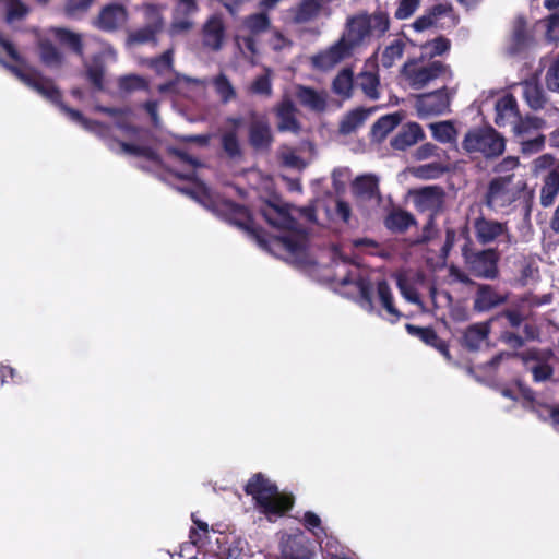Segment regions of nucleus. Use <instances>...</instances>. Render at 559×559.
Wrapping results in <instances>:
<instances>
[{
  "label": "nucleus",
  "instance_id": "51",
  "mask_svg": "<svg viewBox=\"0 0 559 559\" xmlns=\"http://www.w3.org/2000/svg\"><path fill=\"white\" fill-rule=\"evenodd\" d=\"M28 12V7L21 0H7L5 2V19L8 22L23 20Z\"/></svg>",
  "mask_w": 559,
  "mask_h": 559
},
{
  "label": "nucleus",
  "instance_id": "28",
  "mask_svg": "<svg viewBox=\"0 0 559 559\" xmlns=\"http://www.w3.org/2000/svg\"><path fill=\"white\" fill-rule=\"evenodd\" d=\"M559 192V167L551 169L544 178L540 189V205L549 207Z\"/></svg>",
  "mask_w": 559,
  "mask_h": 559
},
{
  "label": "nucleus",
  "instance_id": "50",
  "mask_svg": "<svg viewBox=\"0 0 559 559\" xmlns=\"http://www.w3.org/2000/svg\"><path fill=\"white\" fill-rule=\"evenodd\" d=\"M245 25L252 34H260L270 28L271 21L266 12H259L249 15Z\"/></svg>",
  "mask_w": 559,
  "mask_h": 559
},
{
  "label": "nucleus",
  "instance_id": "40",
  "mask_svg": "<svg viewBox=\"0 0 559 559\" xmlns=\"http://www.w3.org/2000/svg\"><path fill=\"white\" fill-rule=\"evenodd\" d=\"M401 122L397 114H390L380 117L372 126V134L378 140H384Z\"/></svg>",
  "mask_w": 559,
  "mask_h": 559
},
{
  "label": "nucleus",
  "instance_id": "32",
  "mask_svg": "<svg viewBox=\"0 0 559 559\" xmlns=\"http://www.w3.org/2000/svg\"><path fill=\"white\" fill-rule=\"evenodd\" d=\"M371 110L358 107L348 111L340 123L342 134H350L364 124Z\"/></svg>",
  "mask_w": 559,
  "mask_h": 559
},
{
  "label": "nucleus",
  "instance_id": "4",
  "mask_svg": "<svg viewBox=\"0 0 559 559\" xmlns=\"http://www.w3.org/2000/svg\"><path fill=\"white\" fill-rule=\"evenodd\" d=\"M460 237L465 242L462 247V258L466 270L476 278L495 281L500 276V253L495 248L476 250L467 226L460 229Z\"/></svg>",
  "mask_w": 559,
  "mask_h": 559
},
{
  "label": "nucleus",
  "instance_id": "14",
  "mask_svg": "<svg viewBox=\"0 0 559 559\" xmlns=\"http://www.w3.org/2000/svg\"><path fill=\"white\" fill-rule=\"evenodd\" d=\"M449 105L450 99L445 86L420 94L416 98V109L420 117L441 115L448 109Z\"/></svg>",
  "mask_w": 559,
  "mask_h": 559
},
{
  "label": "nucleus",
  "instance_id": "10",
  "mask_svg": "<svg viewBox=\"0 0 559 559\" xmlns=\"http://www.w3.org/2000/svg\"><path fill=\"white\" fill-rule=\"evenodd\" d=\"M282 559H313L316 544L305 532L297 530L292 534H284L280 542Z\"/></svg>",
  "mask_w": 559,
  "mask_h": 559
},
{
  "label": "nucleus",
  "instance_id": "25",
  "mask_svg": "<svg viewBox=\"0 0 559 559\" xmlns=\"http://www.w3.org/2000/svg\"><path fill=\"white\" fill-rule=\"evenodd\" d=\"M260 214L267 224L280 229L290 228L294 222V218L286 209L271 202H267L266 205L260 210Z\"/></svg>",
  "mask_w": 559,
  "mask_h": 559
},
{
  "label": "nucleus",
  "instance_id": "27",
  "mask_svg": "<svg viewBox=\"0 0 559 559\" xmlns=\"http://www.w3.org/2000/svg\"><path fill=\"white\" fill-rule=\"evenodd\" d=\"M162 28L163 20L160 16H157L154 22L129 33L128 41L133 45H144L148 43L157 45V34L160 33Z\"/></svg>",
  "mask_w": 559,
  "mask_h": 559
},
{
  "label": "nucleus",
  "instance_id": "9",
  "mask_svg": "<svg viewBox=\"0 0 559 559\" xmlns=\"http://www.w3.org/2000/svg\"><path fill=\"white\" fill-rule=\"evenodd\" d=\"M248 143L255 152H269L274 142L270 121L265 115L255 110L248 112Z\"/></svg>",
  "mask_w": 559,
  "mask_h": 559
},
{
  "label": "nucleus",
  "instance_id": "3",
  "mask_svg": "<svg viewBox=\"0 0 559 559\" xmlns=\"http://www.w3.org/2000/svg\"><path fill=\"white\" fill-rule=\"evenodd\" d=\"M245 492L251 496L264 514L282 516L293 508L294 498L278 492L277 486L262 473L251 476L245 486Z\"/></svg>",
  "mask_w": 559,
  "mask_h": 559
},
{
  "label": "nucleus",
  "instance_id": "45",
  "mask_svg": "<svg viewBox=\"0 0 559 559\" xmlns=\"http://www.w3.org/2000/svg\"><path fill=\"white\" fill-rule=\"evenodd\" d=\"M221 145L224 153L230 159H238L242 156L240 142L235 130L224 132L221 136Z\"/></svg>",
  "mask_w": 559,
  "mask_h": 559
},
{
  "label": "nucleus",
  "instance_id": "15",
  "mask_svg": "<svg viewBox=\"0 0 559 559\" xmlns=\"http://www.w3.org/2000/svg\"><path fill=\"white\" fill-rule=\"evenodd\" d=\"M474 229L476 238L481 245L491 243L501 237L506 238L507 243L511 242V234L507 223L479 216L474 221Z\"/></svg>",
  "mask_w": 559,
  "mask_h": 559
},
{
  "label": "nucleus",
  "instance_id": "1",
  "mask_svg": "<svg viewBox=\"0 0 559 559\" xmlns=\"http://www.w3.org/2000/svg\"><path fill=\"white\" fill-rule=\"evenodd\" d=\"M390 16L382 10L373 13L361 11L348 16L340 39L328 49L312 56V66L323 71L334 68L343 60L350 58L356 48L382 38L390 29Z\"/></svg>",
  "mask_w": 559,
  "mask_h": 559
},
{
  "label": "nucleus",
  "instance_id": "53",
  "mask_svg": "<svg viewBox=\"0 0 559 559\" xmlns=\"http://www.w3.org/2000/svg\"><path fill=\"white\" fill-rule=\"evenodd\" d=\"M545 83L550 92L559 93V53L552 59L546 71Z\"/></svg>",
  "mask_w": 559,
  "mask_h": 559
},
{
  "label": "nucleus",
  "instance_id": "64",
  "mask_svg": "<svg viewBox=\"0 0 559 559\" xmlns=\"http://www.w3.org/2000/svg\"><path fill=\"white\" fill-rule=\"evenodd\" d=\"M500 318L507 319L509 325L514 329L519 328L525 319L519 309H504L496 317V319ZM492 319L495 320V318Z\"/></svg>",
  "mask_w": 559,
  "mask_h": 559
},
{
  "label": "nucleus",
  "instance_id": "41",
  "mask_svg": "<svg viewBox=\"0 0 559 559\" xmlns=\"http://www.w3.org/2000/svg\"><path fill=\"white\" fill-rule=\"evenodd\" d=\"M353 90V71L350 69H343L334 78L332 82V91L334 94L349 98Z\"/></svg>",
  "mask_w": 559,
  "mask_h": 559
},
{
  "label": "nucleus",
  "instance_id": "26",
  "mask_svg": "<svg viewBox=\"0 0 559 559\" xmlns=\"http://www.w3.org/2000/svg\"><path fill=\"white\" fill-rule=\"evenodd\" d=\"M416 223L414 215L403 209H393L384 218V226L394 234H404Z\"/></svg>",
  "mask_w": 559,
  "mask_h": 559
},
{
  "label": "nucleus",
  "instance_id": "38",
  "mask_svg": "<svg viewBox=\"0 0 559 559\" xmlns=\"http://www.w3.org/2000/svg\"><path fill=\"white\" fill-rule=\"evenodd\" d=\"M377 294L382 307L386 310L389 314L394 317V320H392V322H396L401 318L402 313L394 306L392 290L389 283L385 280L378 281Z\"/></svg>",
  "mask_w": 559,
  "mask_h": 559
},
{
  "label": "nucleus",
  "instance_id": "60",
  "mask_svg": "<svg viewBox=\"0 0 559 559\" xmlns=\"http://www.w3.org/2000/svg\"><path fill=\"white\" fill-rule=\"evenodd\" d=\"M378 86H379V79L371 74V73H367L364 79H362V82H361V88L365 93L366 96H368L370 99H378L379 98V91H378Z\"/></svg>",
  "mask_w": 559,
  "mask_h": 559
},
{
  "label": "nucleus",
  "instance_id": "29",
  "mask_svg": "<svg viewBox=\"0 0 559 559\" xmlns=\"http://www.w3.org/2000/svg\"><path fill=\"white\" fill-rule=\"evenodd\" d=\"M519 116L518 103L512 94L504 95L496 103L495 122L497 126L502 127L508 119H516Z\"/></svg>",
  "mask_w": 559,
  "mask_h": 559
},
{
  "label": "nucleus",
  "instance_id": "44",
  "mask_svg": "<svg viewBox=\"0 0 559 559\" xmlns=\"http://www.w3.org/2000/svg\"><path fill=\"white\" fill-rule=\"evenodd\" d=\"M241 551L235 539L229 540L228 536H223L217 538V549L214 550V555L217 559H238Z\"/></svg>",
  "mask_w": 559,
  "mask_h": 559
},
{
  "label": "nucleus",
  "instance_id": "36",
  "mask_svg": "<svg viewBox=\"0 0 559 559\" xmlns=\"http://www.w3.org/2000/svg\"><path fill=\"white\" fill-rule=\"evenodd\" d=\"M86 79L97 91L104 90L105 62L102 56H94L86 66Z\"/></svg>",
  "mask_w": 559,
  "mask_h": 559
},
{
  "label": "nucleus",
  "instance_id": "48",
  "mask_svg": "<svg viewBox=\"0 0 559 559\" xmlns=\"http://www.w3.org/2000/svg\"><path fill=\"white\" fill-rule=\"evenodd\" d=\"M516 122L513 127L514 133L519 136L528 134L531 131L539 130L544 127L545 121L539 117H530L522 119L521 116L515 119Z\"/></svg>",
  "mask_w": 559,
  "mask_h": 559
},
{
  "label": "nucleus",
  "instance_id": "58",
  "mask_svg": "<svg viewBox=\"0 0 559 559\" xmlns=\"http://www.w3.org/2000/svg\"><path fill=\"white\" fill-rule=\"evenodd\" d=\"M531 372L535 382H544L552 378L554 367L549 365L547 360H544L543 362L533 366Z\"/></svg>",
  "mask_w": 559,
  "mask_h": 559
},
{
  "label": "nucleus",
  "instance_id": "16",
  "mask_svg": "<svg viewBox=\"0 0 559 559\" xmlns=\"http://www.w3.org/2000/svg\"><path fill=\"white\" fill-rule=\"evenodd\" d=\"M509 294H500L490 284H478L473 300V310L477 313L488 312L501 305L507 304Z\"/></svg>",
  "mask_w": 559,
  "mask_h": 559
},
{
  "label": "nucleus",
  "instance_id": "39",
  "mask_svg": "<svg viewBox=\"0 0 559 559\" xmlns=\"http://www.w3.org/2000/svg\"><path fill=\"white\" fill-rule=\"evenodd\" d=\"M321 10V4L318 0H302L294 12V22L301 24L316 19Z\"/></svg>",
  "mask_w": 559,
  "mask_h": 559
},
{
  "label": "nucleus",
  "instance_id": "18",
  "mask_svg": "<svg viewBox=\"0 0 559 559\" xmlns=\"http://www.w3.org/2000/svg\"><path fill=\"white\" fill-rule=\"evenodd\" d=\"M274 114L278 120L277 130L280 132H294L298 133L301 129L298 121L297 108L289 97H284L274 108Z\"/></svg>",
  "mask_w": 559,
  "mask_h": 559
},
{
  "label": "nucleus",
  "instance_id": "24",
  "mask_svg": "<svg viewBox=\"0 0 559 559\" xmlns=\"http://www.w3.org/2000/svg\"><path fill=\"white\" fill-rule=\"evenodd\" d=\"M352 192L354 197L368 201L380 198L378 178L371 174L357 176L352 182Z\"/></svg>",
  "mask_w": 559,
  "mask_h": 559
},
{
  "label": "nucleus",
  "instance_id": "33",
  "mask_svg": "<svg viewBox=\"0 0 559 559\" xmlns=\"http://www.w3.org/2000/svg\"><path fill=\"white\" fill-rule=\"evenodd\" d=\"M64 115L69 117L72 121L80 124L82 128H84L87 131L91 132H98L102 129L105 128V124L97 120H92L86 118L80 110L69 107L63 103V100L60 102V104L57 106Z\"/></svg>",
  "mask_w": 559,
  "mask_h": 559
},
{
  "label": "nucleus",
  "instance_id": "19",
  "mask_svg": "<svg viewBox=\"0 0 559 559\" xmlns=\"http://www.w3.org/2000/svg\"><path fill=\"white\" fill-rule=\"evenodd\" d=\"M405 329L412 336H415L426 345L436 348L448 361L452 359L448 342L440 338L437 332L433 330V328H423L407 323L405 325Z\"/></svg>",
  "mask_w": 559,
  "mask_h": 559
},
{
  "label": "nucleus",
  "instance_id": "12",
  "mask_svg": "<svg viewBox=\"0 0 559 559\" xmlns=\"http://www.w3.org/2000/svg\"><path fill=\"white\" fill-rule=\"evenodd\" d=\"M415 206L419 212H429V224L424 228V233L432 223L433 217L438 215L444 205V191L439 186L425 187L415 193Z\"/></svg>",
  "mask_w": 559,
  "mask_h": 559
},
{
  "label": "nucleus",
  "instance_id": "23",
  "mask_svg": "<svg viewBox=\"0 0 559 559\" xmlns=\"http://www.w3.org/2000/svg\"><path fill=\"white\" fill-rule=\"evenodd\" d=\"M203 45L212 50H219L225 36V26L223 20L217 16H211L202 28Z\"/></svg>",
  "mask_w": 559,
  "mask_h": 559
},
{
  "label": "nucleus",
  "instance_id": "47",
  "mask_svg": "<svg viewBox=\"0 0 559 559\" xmlns=\"http://www.w3.org/2000/svg\"><path fill=\"white\" fill-rule=\"evenodd\" d=\"M355 284L359 293L360 306L367 311H372L374 309L372 284L370 281L361 277L358 278Z\"/></svg>",
  "mask_w": 559,
  "mask_h": 559
},
{
  "label": "nucleus",
  "instance_id": "2",
  "mask_svg": "<svg viewBox=\"0 0 559 559\" xmlns=\"http://www.w3.org/2000/svg\"><path fill=\"white\" fill-rule=\"evenodd\" d=\"M523 197L525 215L532 212L534 191L527 189L525 180L515 181V175L509 173L492 177L486 187L481 202L495 213H510L514 203Z\"/></svg>",
  "mask_w": 559,
  "mask_h": 559
},
{
  "label": "nucleus",
  "instance_id": "22",
  "mask_svg": "<svg viewBox=\"0 0 559 559\" xmlns=\"http://www.w3.org/2000/svg\"><path fill=\"white\" fill-rule=\"evenodd\" d=\"M425 138L423 128L417 122L405 123L391 140L390 144L394 150L405 151Z\"/></svg>",
  "mask_w": 559,
  "mask_h": 559
},
{
  "label": "nucleus",
  "instance_id": "46",
  "mask_svg": "<svg viewBox=\"0 0 559 559\" xmlns=\"http://www.w3.org/2000/svg\"><path fill=\"white\" fill-rule=\"evenodd\" d=\"M432 136L440 143H451L455 141L456 129L451 121L435 122L429 126Z\"/></svg>",
  "mask_w": 559,
  "mask_h": 559
},
{
  "label": "nucleus",
  "instance_id": "17",
  "mask_svg": "<svg viewBox=\"0 0 559 559\" xmlns=\"http://www.w3.org/2000/svg\"><path fill=\"white\" fill-rule=\"evenodd\" d=\"M127 20V9L122 4L111 3L100 10L94 25L104 32L111 33L122 26Z\"/></svg>",
  "mask_w": 559,
  "mask_h": 559
},
{
  "label": "nucleus",
  "instance_id": "62",
  "mask_svg": "<svg viewBox=\"0 0 559 559\" xmlns=\"http://www.w3.org/2000/svg\"><path fill=\"white\" fill-rule=\"evenodd\" d=\"M277 241L289 253L298 255L305 251V247L300 240L290 236L278 237Z\"/></svg>",
  "mask_w": 559,
  "mask_h": 559
},
{
  "label": "nucleus",
  "instance_id": "20",
  "mask_svg": "<svg viewBox=\"0 0 559 559\" xmlns=\"http://www.w3.org/2000/svg\"><path fill=\"white\" fill-rule=\"evenodd\" d=\"M492 320L468 325L460 338L461 346L469 352L478 350L490 334Z\"/></svg>",
  "mask_w": 559,
  "mask_h": 559
},
{
  "label": "nucleus",
  "instance_id": "11",
  "mask_svg": "<svg viewBox=\"0 0 559 559\" xmlns=\"http://www.w3.org/2000/svg\"><path fill=\"white\" fill-rule=\"evenodd\" d=\"M10 72L14 74L21 82L36 91L47 100L51 102L56 106L62 100V94L60 90L55 85L51 79L41 76L37 72L27 73L22 67L23 66H9Z\"/></svg>",
  "mask_w": 559,
  "mask_h": 559
},
{
  "label": "nucleus",
  "instance_id": "37",
  "mask_svg": "<svg viewBox=\"0 0 559 559\" xmlns=\"http://www.w3.org/2000/svg\"><path fill=\"white\" fill-rule=\"evenodd\" d=\"M174 48H168L162 55L147 59L146 66L159 76L174 72Z\"/></svg>",
  "mask_w": 559,
  "mask_h": 559
},
{
  "label": "nucleus",
  "instance_id": "55",
  "mask_svg": "<svg viewBox=\"0 0 559 559\" xmlns=\"http://www.w3.org/2000/svg\"><path fill=\"white\" fill-rule=\"evenodd\" d=\"M119 87L126 92L144 90L147 87L145 79L136 74H129L120 78Z\"/></svg>",
  "mask_w": 559,
  "mask_h": 559
},
{
  "label": "nucleus",
  "instance_id": "13",
  "mask_svg": "<svg viewBox=\"0 0 559 559\" xmlns=\"http://www.w3.org/2000/svg\"><path fill=\"white\" fill-rule=\"evenodd\" d=\"M535 45V37L533 32L528 28L526 19L519 15L512 23L511 34L507 51L510 56H518Z\"/></svg>",
  "mask_w": 559,
  "mask_h": 559
},
{
  "label": "nucleus",
  "instance_id": "63",
  "mask_svg": "<svg viewBox=\"0 0 559 559\" xmlns=\"http://www.w3.org/2000/svg\"><path fill=\"white\" fill-rule=\"evenodd\" d=\"M443 173V167L438 163L421 165L417 168V176L423 179H435Z\"/></svg>",
  "mask_w": 559,
  "mask_h": 559
},
{
  "label": "nucleus",
  "instance_id": "5",
  "mask_svg": "<svg viewBox=\"0 0 559 559\" xmlns=\"http://www.w3.org/2000/svg\"><path fill=\"white\" fill-rule=\"evenodd\" d=\"M401 75L413 90H421L437 79H453V71L449 63L441 60L408 59L401 69Z\"/></svg>",
  "mask_w": 559,
  "mask_h": 559
},
{
  "label": "nucleus",
  "instance_id": "21",
  "mask_svg": "<svg viewBox=\"0 0 559 559\" xmlns=\"http://www.w3.org/2000/svg\"><path fill=\"white\" fill-rule=\"evenodd\" d=\"M299 104L316 112H322L326 109L328 94L324 91H317L306 85H297L295 92Z\"/></svg>",
  "mask_w": 559,
  "mask_h": 559
},
{
  "label": "nucleus",
  "instance_id": "61",
  "mask_svg": "<svg viewBox=\"0 0 559 559\" xmlns=\"http://www.w3.org/2000/svg\"><path fill=\"white\" fill-rule=\"evenodd\" d=\"M552 356L554 352L551 349L542 352L538 348H531L521 354V358L525 364L528 361H536L537 364H540L544 360H548Z\"/></svg>",
  "mask_w": 559,
  "mask_h": 559
},
{
  "label": "nucleus",
  "instance_id": "59",
  "mask_svg": "<svg viewBox=\"0 0 559 559\" xmlns=\"http://www.w3.org/2000/svg\"><path fill=\"white\" fill-rule=\"evenodd\" d=\"M419 0H399L394 16L397 20L408 19L419 7Z\"/></svg>",
  "mask_w": 559,
  "mask_h": 559
},
{
  "label": "nucleus",
  "instance_id": "42",
  "mask_svg": "<svg viewBox=\"0 0 559 559\" xmlns=\"http://www.w3.org/2000/svg\"><path fill=\"white\" fill-rule=\"evenodd\" d=\"M406 43L402 38L394 39L388 45L381 55V64L385 69L393 67L396 60L404 55Z\"/></svg>",
  "mask_w": 559,
  "mask_h": 559
},
{
  "label": "nucleus",
  "instance_id": "52",
  "mask_svg": "<svg viewBox=\"0 0 559 559\" xmlns=\"http://www.w3.org/2000/svg\"><path fill=\"white\" fill-rule=\"evenodd\" d=\"M545 25V40L547 43L559 41V13H552L543 20Z\"/></svg>",
  "mask_w": 559,
  "mask_h": 559
},
{
  "label": "nucleus",
  "instance_id": "30",
  "mask_svg": "<svg viewBox=\"0 0 559 559\" xmlns=\"http://www.w3.org/2000/svg\"><path fill=\"white\" fill-rule=\"evenodd\" d=\"M451 40L442 35L420 45L421 59L436 60V57L447 55L451 50Z\"/></svg>",
  "mask_w": 559,
  "mask_h": 559
},
{
  "label": "nucleus",
  "instance_id": "43",
  "mask_svg": "<svg viewBox=\"0 0 559 559\" xmlns=\"http://www.w3.org/2000/svg\"><path fill=\"white\" fill-rule=\"evenodd\" d=\"M213 86L223 104H227L237 97L235 87L224 73H219L213 79Z\"/></svg>",
  "mask_w": 559,
  "mask_h": 559
},
{
  "label": "nucleus",
  "instance_id": "35",
  "mask_svg": "<svg viewBox=\"0 0 559 559\" xmlns=\"http://www.w3.org/2000/svg\"><path fill=\"white\" fill-rule=\"evenodd\" d=\"M55 36L61 45L68 47L76 56H84V46L80 34L60 27L55 29Z\"/></svg>",
  "mask_w": 559,
  "mask_h": 559
},
{
  "label": "nucleus",
  "instance_id": "8",
  "mask_svg": "<svg viewBox=\"0 0 559 559\" xmlns=\"http://www.w3.org/2000/svg\"><path fill=\"white\" fill-rule=\"evenodd\" d=\"M459 24V16L454 13L450 3H438L426 10L425 14L417 17L412 27L416 32H423L430 27L451 28Z\"/></svg>",
  "mask_w": 559,
  "mask_h": 559
},
{
  "label": "nucleus",
  "instance_id": "49",
  "mask_svg": "<svg viewBox=\"0 0 559 559\" xmlns=\"http://www.w3.org/2000/svg\"><path fill=\"white\" fill-rule=\"evenodd\" d=\"M0 47L5 51L8 57L16 63L15 66L20 67L26 64L24 57L19 52L13 43L7 39L2 34H0ZM0 64H2L9 71V66H13L12 63L7 62L2 58H0Z\"/></svg>",
  "mask_w": 559,
  "mask_h": 559
},
{
  "label": "nucleus",
  "instance_id": "31",
  "mask_svg": "<svg viewBox=\"0 0 559 559\" xmlns=\"http://www.w3.org/2000/svg\"><path fill=\"white\" fill-rule=\"evenodd\" d=\"M522 93L525 102L532 109L538 110L544 108L546 97L538 82L533 80L524 81L522 83Z\"/></svg>",
  "mask_w": 559,
  "mask_h": 559
},
{
  "label": "nucleus",
  "instance_id": "54",
  "mask_svg": "<svg viewBox=\"0 0 559 559\" xmlns=\"http://www.w3.org/2000/svg\"><path fill=\"white\" fill-rule=\"evenodd\" d=\"M516 386H518V390H519L521 396L523 397V400H525L526 402H528L531 404L530 409L532 412L536 413L540 419L546 420V417H544V414L542 412L543 411L542 406H537L538 402H536V399H535V396H536L535 391L521 381L516 382Z\"/></svg>",
  "mask_w": 559,
  "mask_h": 559
},
{
  "label": "nucleus",
  "instance_id": "6",
  "mask_svg": "<svg viewBox=\"0 0 559 559\" xmlns=\"http://www.w3.org/2000/svg\"><path fill=\"white\" fill-rule=\"evenodd\" d=\"M462 147L469 154H479L491 160L504 153L506 139L491 126L477 127L466 132Z\"/></svg>",
  "mask_w": 559,
  "mask_h": 559
},
{
  "label": "nucleus",
  "instance_id": "57",
  "mask_svg": "<svg viewBox=\"0 0 559 559\" xmlns=\"http://www.w3.org/2000/svg\"><path fill=\"white\" fill-rule=\"evenodd\" d=\"M253 94L270 97L272 95V82L267 74L259 75L251 84Z\"/></svg>",
  "mask_w": 559,
  "mask_h": 559
},
{
  "label": "nucleus",
  "instance_id": "7",
  "mask_svg": "<svg viewBox=\"0 0 559 559\" xmlns=\"http://www.w3.org/2000/svg\"><path fill=\"white\" fill-rule=\"evenodd\" d=\"M212 210L227 223L237 226L247 231L260 245H264V230L255 226L249 209L228 199L216 200L212 202Z\"/></svg>",
  "mask_w": 559,
  "mask_h": 559
},
{
  "label": "nucleus",
  "instance_id": "56",
  "mask_svg": "<svg viewBox=\"0 0 559 559\" xmlns=\"http://www.w3.org/2000/svg\"><path fill=\"white\" fill-rule=\"evenodd\" d=\"M92 2L93 0H67L64 13L68 17H78L90 9Z\"/></svg>",
  "mask_w": 559,
  "mask_h": 559
},
{
  "label": "nucleus",
  "instance_id": "34",
  "mask_svg": "<svg viewBox=\"0 0 559 559\" xmlns=\"http://www.w3.org/2000/svg\"><path fill=\"white\" fill-rule=\"evenodd\" d=\"M41 62L50 68L60 67L63 63V55L49 39H43L38 44Z\"/></svg>",
  "mask_w": 559,
  "mask_h": 559
}]
</instances>
